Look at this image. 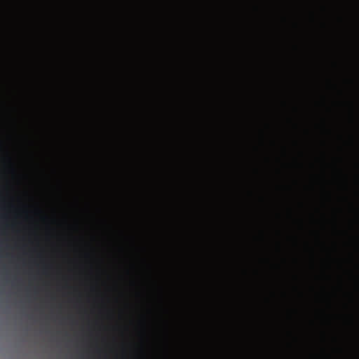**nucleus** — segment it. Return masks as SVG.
I'll list each match as a JSON object with an SVG mask.
<instances>
[{
  "mask_svg": "<svg viewBox=\"0 0 359 359\" xmlns=\"http://www.w3.org/2000/svg\"><path fill=\"white\" fill-rule=\"evenodd\" d=\"M9 171L15 184L18 187L20 186L25 176L20 171L15 161H12L11 163Z\"/></svg>",
  "mask_w": 359,
  "mask_h": 359,
  "instance_id": "1",
  "label": "nucleus"
},
{
  "mask_svg": "<svg viewBox=\"0 0 359 359\" xmlns=\"http://www.w3.org/2000/svg\"><path fill=\"white\" fill-rule=\"evenodd\" d=\"M11 211L15 219L21 218L23 215H27V213L25 207L21 204L18 206L12 205Z\"/></svg>",
  "mask_w": 359,
  "mask_h": 359,
  "instance_id": "2",
  "label": "nucleus"
},
{
  "mask_svg": "<svg viewBox=\"0 0 359 359\" xmlns=\"http://www.w3.org/2000/svg\"><path fill=\"white\" fill-rule=\"evenodd\" d=\"M20 119L18 118H15L14 120V130H15V136L17 140H21L24 138V136L20 133Z\"/></svg>",
  "mask_w": 359,
  "mask_h": 359,
  "instance_id": "3",
  "label": "nucleus"
},
{
  "mask_svg": "<svg viewBox=\"0 0 359 359\" xmlns=\"http://www.w3.org/2000/svg\"><path fill=\"white\" fill-rule=\"evenodd\" d=\"M18 224H19L18 222H17L16 221H14L12 224V226L13 228H15Z\"/></svg>",
  "mask_w": 359,
  "mask_h": 359,
  "instance_id": "4",
  "label": "nucleus"
},
{
  "mask_svg": "<svg viewBox=\"0 0 359 359\" xmlns=\"http://www.w3.org/2000/svg\"><path fill=\"white\" fill-rule=\"evenodd\" d=\"M18 202H20L21 203V197L20 196H17L15 198Z\"/></svg>",
  "mask_w": 359,
  "mask_h": 359,
  "instance_id": "5",
  "label": "nucleus"
},
{
  "mask_svg": "<svg viewBox=\"0 0 359 359\" xmlns=\"http://www.w3.org/2000/svg\"><path fill=\"white\" fill-rule=\"evenodd\" d=\"M15 111L18 113V112H19V108H18V107H16V108H15Z\"/></svg>",
  "mask_w": 359,
  "mask_h": 359,
  "instance_id": "6",
  "label": "nucleus"
},
{
  "mask_svg": "<svg viewBox=\"0 0 359 359\" xmlns=\"http://www.w3.org/2000/svg\"><path fill=\"white\" fill-rule=\"evenodd\" d=\"M1 269H3V266H1Z\"/></svg>",
  "mask_w": 359,
  "mask_h": 359,
  "instance_id": "7",
  "label": "nucleus"
}]
</instances>
